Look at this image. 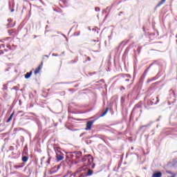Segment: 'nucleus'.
Here are the masks:
<instances>
[{
	"instance_id": "nucleus-36",
	"label": "nucleus",
	"mask_w": 177,
	"mask_h": 177,
	"mask_svg": "<svg viewBox=\"0 0 177 177\" xmlns=\"http://www.w3.org/2000/svg\"><path fill=\"white\" fill-rule=\"evenodd\" d=\"M131 150H133V147H131Z\"/></svg>"
},
{
	"instance_id": "nucleus-32",
	"label": "nucleus",
	"mask_w": 177,
	"mask_h": 177,
	"mask_svg": "<svg viewBox=\"0 0 177 177\" xmlns=\"http://www.w3.org/2000/svg\"><path fill=\"white\" fill-rule=\"evenodd\" d=\"M46 56V57H49V55H45Z\"/></svg>"
},
{
	"instance_id": "nucleus-44",
	"label": "nucleus",
	"mask_w": 177,
	"mask_h": 177,
	"mask_svg": "<svg viewBox=\"0 0 177 177\" xmlns=\"http://www.w3.org/2000/svg\"><path fill=\"white\" fill-rule=\"evenodd\" d=\"M152 102V104H153V100L151 101Z\"/></svg>"
},
{
	"instance_id": "nucleus-28",
	"label": "nucleus",
	"mask_w": 177,
	"mask_h": 177,
	"mask_svg": "<svg viewBox=\"0 0 177 177\" xmlns=\"http://www.w3.org/2000/svg\"><path fill=\"white\" fill-rule=\"evenodd\" d=\"M0 55H3V52L2 50H0Z\"/></svg>"
},
{
	"instance_id": "nucleus-29",
	"label": "nucleus",
	"mask_w": 177,
	"mask_h": 177,
	"mask_svg": "<svg viewBox=\"0 0 177 177\" xmlns=\"http://www.w3.org/2000/svg\"><path fill=\"white\" fill-rule=\"evenodd\" d=\"M125 81H126L127 82H129V79H126Z\"/></svg>"
},
{
	"instance_id": "nucleus-16",
	"label": "nucleus",
	"mask_w": 177,
	"mask_h": 177,
	"mask_svg": "<svg viewBox=\"0 0 177 177\" xmlns=\"http://www.w3.org/2000/svg\"><path fill=\"white\" fill-rule=\"evenodd\" d=\"M151 124H148L146 125H142L140 127V129H142V128H147V127H150Z\"/></svg>"
},
{
	"instance_id": "nucleus-26",
	"label": "nucleus",
	"mask_w": 177,
	"mask_h": 177,
	"mask_svg": "<svg viewBox=\"0 0 177 177\" xmlns=\"http://www.w3.org/2000/svg\"><path fill=\"white\" fill-rule=\"evenodd\" d=\"M87 60H88V62H91V57H87Z\"/></svg>"
},
{
	"instance_id": "nucleus-25",
	"label": "nucleus",
	"mask_w": 177,
	"mask_h": 177,
	"mask_svg": "<svg viewBox=\"0 0 177 177\" xmlns=\"http://www.w3.org/2000/svg\"><path fill=\"white\" fill-rule=\"evenodd\" d=\"M71 63H77V61L72 60L71 61Z\"/></svg>"
},
{
	"instance_id": "nucleus-34",
	"label": "nucleus",
	"mask_w": 177,
	"mask_h": 177,
	"mask_svg": "<svg viewBox=\"0 0 177 177\" xmlns=\"http://www.w3.org/2000/svg\"><path fill=\"white\" fill-rule=\"evenodd\" d=\"M34 38H37V36L35 35V36H34Z\"/></svg>"
},
{
	"instance_id": "nucleus-38",
	"label": "nucleus",
	"mask_w": 177,
	"mask_h": 177,
	"mask_svg": "<svg viewBox=\"0 0 177 177\" xmlns=\"http://www.w3.org/2000/svg\"><path fill=\"white\" fill-rule=\"evenodd\" d=\"M46 28H48V26H46Z\"/></svg>"
},
{
	"instance_id": "nucleus-18",
	"label": "nucleus",
	"mask_w": 177,
	"mask_h": 177,
	"mask_svg": "<svg viewBox=\"0 0 177 177\" xmlns=\"http://www.w3.org/2000/svg\"><path fill=\"white\" fill-rule=\"evenodd\" d=\"M160 102V100L158 99V97H156V102L153 103V104H157Z\"/></svg>"
},
{
	"instance_id": "nucleus-45",
	"label": "nucleus",
	"mask_w": 177,
	"mask_h": 177,
	"mask_svg": "<svg viewBox=\"0 0 177 177\" xmlns=\"http://www.w3.org/2000/svg\"><path fill=\"white\" fill-rule=\"evenodd\" d=\"M77 35H80V33H78Z\"/></svg>"
},
{
	"instance_id": "nucleus-39",
	"label": "nucleus",
	"mask_w": 177,
	"mask_h": 177,
	"mask_svg": "<svg viewBox=\"0 0 177 177\" xmlns=\"http://www.w3.org/2000/svg\"><path fill=\"white\" fill-rule=\"evenodd\" d=\"M46 28H48V26H46Z\"/></svg>"
},
{
	"instance_id": "nucleus-12",
	"label": "nucleus",
	"mask_w": 177,
	"mask_h": 177,
	"mask_svg": "<svg viewBox=\"0 0 177 177\" xmlns=\"http://www.w3.org/2000/svg\"><path fill=\"white\" fill-rule=\"evenodd\" d=\"M22 161H23L24 162H27L28 161V157H27V156H23V157H22Z\"/></svg>"
},
{
	"instance_id": "nucleus-7",
	"label": "nucleus",
	"mask_w": 177,
	"mask_h": 177,
	"mask_svg": "<svg viewBox=\"0 0 177 177\" xmlns=\"http://www.w3.org/2000/svg\"><path fill=\"white\" fill-rule=\"evenodd\" d=\"M162 174L160 171H158L156 173H154L153 175H152V177H162Z\"/></svg>"
},
{
	"instance_id": "nucleus-33",
	"label": "nucleus",
	"mask_w": 177,
	"mask_h": 177,
	"mask_svg": "<svg viewBox=\"0 0 177 177\" xmlns=\"http://www.w3.org/2000/svg\"><path fill=\"white\" fill-rule=\"evenodd\" d=\"M8 21H12V19H8Z\"/></svg>"
},
{
	"instance_id": "nucleus-22",
	"label": "nucleus",
	"mask_w": 177,
	"mask_h": 177,
	"mask_svg": "<svg viewBox=\"0 0 177 177\" xmlns=\"http://www.w3.org/2000/svg\"><path fill=\"white\" fill-rule=\"evenodd\" d=\"M47 164H50V158H48V160L46 161Z\"/></svg>"
},
{
	"instance_id": "nucleus-3",
	"label": "nucleus",
	"mask_w": 177,
	"mask_h": 177,
	"mask_svg": "<svg viewBox=\"0 0 177 177\" xmlns=\"http://www.w3.org/2000/svg\"><path fill=\"white\" fill-rule=\"evenodd\" d=\"M93 122H95L94 120H90V121L87 122L86 131H91V129L92 128V125H93Z\"/></svg>"
},
{
	"instance_id": "nucleus-5",
	"label": "nucleus",
	"mask_w": 177,
	"mask_h": 177,
	"mask_svg": "<svg viewBox=\"0 0 177 177\" xmlns=\"http://www.w3.org/2000/svg\"><path fill=\"white\" fill-rule=\"evenodd\" d=\"M24 165H26V163L24 162L19 163L18 165H15L14 168H15V169H19V168H23Z\"/></svg>"
},
{
	"instance_id": "nucleus-43",
	"label": "nucleus",
	"mask_w": 177,
	"mask_h": 177,
	"mask_svg": "<svg viewBox=\"0 0 177 177\" xmlns=\"http://www.w3.org/2000/svg\"><path fill=\"white\" fill-rule=\"evenodd\" d=\"M120 14H122V12H120Z\"/></svg>"
},
{
	"instance_id": "nucleus-17",
	"label": "nucleus",
	"mask_w": 177,
	"mask_h": 177,
	"mask_svg": "<svg viewBox=\"0 0 177 177\" xmlns=\"http://www.w3.org/2000/svg\"><path fill=\"white\" fill-rule=\"evenodd\" d=\"M153 64H151L150 66H149V67H148V68L145 70V73H147V71H149V70H150V67H151V66H153Z\"/></svg>"
},
{
	"instance_id": "nucleus-15",
	"label": "nucleus",
	"mask_w": 177,
	"mask_h": 177,
	"mask_svg": "<svg viewBox=\"0 0 177 177\" xmlns=\"http://www.w3.org/2000/svg\"><path fill=\"white\" fill-rule=\"evenodd\" d=\"M3 97H4V99H6V100H8V99H9L8 93H4Z\"/></svg>"
},
{
	"instance_id": "nucleus-20",
	"label": "nucleus",
	"mask_w": 177,
	"mask_h": 177,
	"mask_svg": "<svg viewBox=\"0 0 177 177\" xmlns=\"http://www.w3.org/2000/svg\"><path fill=\"white\" fill-rule=\"evenodd\" d=\"M95 10V12H99L100 10V8L99 7H96Z\"/></svg>"
},
{
	"instance_id": "nucleus-24",
	"label": "nucleus",
	"mask_w": 177,
	"mask_h": 177,
	"mask_svg": "<svg viewBox=\"0 0 177 177\" xmlns=\"http://www.w3.org/2000/svg\"><path fill=\"white\" fill-rule=\"evenodd\" d=\"M126 78H131V75H126Z\"/></svg>"
},
{
	"instance_id": "nucleus-2",
	"label": "nucleus",
	"mask_w": 177,
	"mask_h": 177,
	"mask_svg": "<svg viewBox=\"0 0 177 177\" xmlns=\"http://www.w3.org/2000/svg\"><path fill=\"white\" fill-rule=\"evenodd\" d=\"M82 162H84V167H91L93 162V158L90 154L86 155L82 159Z\"/></svg>"
},
{
	"instance_id": "nucleus-23",
	"label": "nucleus",
	"mask_w": 177,
	"mask_h": 177,
	"mask_svg": "<svg viewBox=\"0 0 177 177\" xmlns=\"http://www.w3.org/2000/svg\"><path fill=\"white\" fill-rule=\"evenodd\" d=\"M1 48H5V44H1L0 45V49H1Z\"/></svg>"
},
{
	"instance_id": "nucleus-10",
	"label": "nucleus",
	"mask_w": 177,
	"mask_h": 177,
	"mask_svg": "<svg viewBox=\"0 0 177 177\" xmlns=\"http://www.w3.org/2000/svg\"><path fill=\"white\" fill-rule=\"evenodd\" d=\"M108 111H109V108H106V110H105V111L103 112V113L100 115V117H104V115H106V114H107Z\"/></svg>"
},
{
	"instance_id": "nucleus-6",
	"label": "nucleus",
	"mask_w": 177,
	"mask_h": 177,
	"mask_svg": "<svg viewBox=\"0 0 177 177\" xmlns=\"http://www.w3.org/2000/svg\"><path fill=\"white\" fill-rule=\"evenodd\" d=\"M41 68H42V62H41V64L39 65L38 66V68L35 69V75H37V74H38L39 73V71H41Z\"/></svg>"
},
{
	"instance_id": "nucleus-4",
	"label": "nucleus",
	"mask_w": 177,
	"mask_h": 177,
	"mask_svg": "<svg viewBox=\"0 0 177 177\" xmlns=\"http://www.w3.org/2000/svg\"><path fill=\"white\" fill-rule=\"evenodd\" d=\"M136 110H139V111H140V113H142V105H141L140 103L136 104V106H134V108H133V113Z\"/></svg>"
},
{
	"instance_id": "nucleus-19",
	"label": "nucleus",
	"mask_w": 177,
	"mask_h": 177,
	"mask_svg": "<svg viewBox=\"0 0 177 177\" xmlns=\"http://www.w3.org/2000/svg\"><path fill=\"white\" fill-rule=\"evenodd\" d=\"M44 160H45V157H42L41 159V165H42L43 162H44Z\"/></svg>"
},
{
	"instance_id": "nucleus-42",
	"label": "nucleus",
	"mask_w": 177,
	"mask_h": 177,
	"mask_svg": "<svg viewBox=\"0 0 177 177\" xmlns=\"http://www.w3.org/2000/svg\"><path fill=\"white\" fill-rule=\"evenodd\" d=\"M171 177H175V175L172 176Z\"/></svg>"
},
{
	"instance_id": "nucleus-13",
	"label": "nucleus",
	"mask_w": 177,
	"mask_h": 177,
	"mask_svg": "<svg viewBox=\"0 0 177 177\" xmlns=\"http://www.w3.org/2000/svg\"><path fill=\"white\" fill-rule=\"evenodd\" d=\"M165 1H166V0H161V1L158 3L157 6H158V7L161 6V5H162L163 3H165Z\"/></svg>"
},
{
	"instance_id": "nucleus-14",
	"label": "nucleus",
	"mask_w": 177,
	"mask_h": 177,
	"mask_svg": "<svg viewBox=\"0 0 177 177\" xmlns=\"http://www.w3.org/2000/svg\"><path fill=\"white\" fill-rule=\"evenodd\" d=\"M93 174V171H92L91 169H88L87 171V176H91V175H92Z\"/></svg>"
},
{
	"instance_id": "nucleus-41",
	"label": "nucleus",
	"mask_w": 177,
	"mask_h": 177,
	"mask_svg": "<svg viewBox=\"0 0 177 177\" xmlns=\"http://www.w3.org/2000/svg\"><path fill=\"white\" fill-rule=\"evenodd\" d=\"M59 167L58 166V167H57V169H59Z\"/></svg>"
},
{
	"instance_id": "nucleus-8",
	"label": "nucleus",
	"mask_w": 177,
	"mask_h": 177,
	"mask_svg": "<svg viewBox=\"0 0 177 177\" xmlns=\"http://www.w3.org/2000/svg\"><path fill=\"white\" fill-rule=\"evenodd\" d=\"M31 75H32V71H30L29 73H27L26 75H25V78L26 80H28V78H30V77H31Z\"/></svg>"
},
{
	"instance_id": "nucleus-21",
	"label": "nucleus",
	"mask_w": 177,
	"mask_h": 177,
	"mask_svg": "<svg viewBox=\"0 0 177 177\" xmlns=\"http://www.w3.org/2000/svg\"><path fill=\"white\" fill-rule=\"evenodd\" d=\"M3 91H5V90H6V89H8V86H6V85H3Z\"/></svg>"
},
{
	"instance_id": "nucleus-9",
	"label": "nucleus",
	"mask_w": 177,
	"mask_h": 177,
	"mask_svg": "<svg viewBox=\"0 0 177 177\" xmlns=\"http://www.w3.org/2000/svg\"><path fill=\"white\" fill-rule=\"evenodd\" d=\"M82 156V152H81V151L76 152V158H77L78 160H80V158H81Z\"/></svg>"
},
{
	"instance_id": "nucleus-37",
	"label": "nucleus",
	"mask_w": 177,
	"mask_h": 177,
	"mask_svg": "<svg viewBox=\"0 0 177 177\" xmlns=\"http://www.w3.org/2000/svg\"><path fill=\"white\" fill-rule=\"evenodd\" d=\"M168 174H171V171H168Z\"/></svg>"
},
{
	"instance_id": "nucleus-30",
	"label": "nucleus",
	"mask_w": 177,
	"mask_h": 177,
	"mask_svg": "<svg viewBox=\"0 0 177 177\" xmlns=\"http://www.w3.org/2000/svg\"><path fill=\"white\" fill-rule=\"evenodd\" d=\"M122 89H125V87H124V86H122Z\"/></svg>"
},
{
	"instance_id": "nucleus-27",
	"label": "nucleus",
	"mask_w": 177,
	"mask_h": 177,
	"mask_svg": "<svg viewBox=\"0 0 177 177\" xmlns=\"http://www.w3.org/2000/svg\"><path fill=\"white\" fill-rule=\"evenodd\" d=\"M52 56H55L56 57V56H59V55H57V54H53Z\"/></svg>"
},
{
	"instance_id": "nucleus-11",
	"label": "nucleus",
	"mask_w": 177,
	"mask_h": 177,
	"mask_svg": "<svg viewBox=\"0 0 177 177\" xmlns=\"http://www.w3.org/2000/svg\"><path fill=\"white\" fill-rule=\"evenodd\" d=\"M15 113H12L10 115V116L8 118V119L6 120V122H10V121H12V118H13V115H14Z\"/></svg>"
},
{
	"instance_id": "nucleus-31",
	"label": "nucleus",
	"mask_w": 177,
	"mask_h": 177,
	"mask_svg": "<svg viewBox=\"0 0 177 177\" xmlns=\"http://www.w3.org/2000/svg\"><path fill=\"white\" fill-rule=\"evenodd\" d=\"M11 12H15V10L14 9L11 10Z\"/></svg>"
},
{
	"instance_id": "nucleus-40",
	"label": "nucleus",
	"mask_w": 177,
	"mask_h": 177,
	"mask_svg": "<svg viewBox=\"0 0 177 177\" xmlns=\"http://www.w3.org/2000/svg\"><path fill=\"white\" fill-rule=\"evenodd\" d=\"M156 128H158V125L156 126Z\"/></svg>"
},
{
	"instance_id": "nucleus-35",
	"label": "nucleus",
	"mask_w": 177,
	"mask_h": 177,
	"mask_svg": "<svg viewBox=\"0 0 177 177\" xmlns=\"http://www.w3.org/2000/svg\"><path fill=\"white\" fill-rule=\"evenodd\" d=\"M13 89H16V87H13Z\"/></svg>"
},
{
	"instance_id": "nucleus-1",
	"label": "nucleus",
	"mask_w": 177,
	"mask_h": 177,
	"mask_svg": "<svg viewBox=\"0 0 177 177\" xmlns=\"http://www.w3.org/2000/svg\"><path fill=\"white\" fill-rule=\"evenodd\" d=\"M53 147L56 153L57 161H62V160L64 158V153L62 152V150L60 149V147H59V146L54 145Z\"/></svg>"
}]
</instances>
